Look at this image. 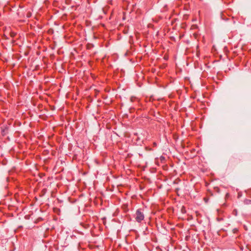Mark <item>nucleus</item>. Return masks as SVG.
Returning a JSON list of instances; mask_svg holds the SVG:
<instances>
[{"label": "nucleus", "instance_id": "nucleus-1", "mask_svg": "<svg viewBox=\"0 0 251 251\" xmlns=\"http://www.w3.org/2000/svg\"><path fill=\"white\" fill-rule=\"evenodd\" d=\"M134 218L138 223H141L144 220L145 216L142 209H139L136 210L134 215Z\"/></svg>", "mask_w": 251, "mask_h": 251}]
</instances>
